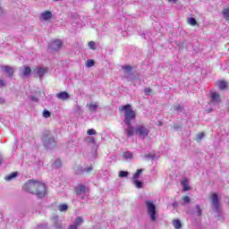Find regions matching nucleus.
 Segmentation results:
<instances>
[{
	"label": "nucleus",
	"mask_w": 229,
	"mask_h": 229,
	"mask_svg": "<svg viewBox=\"0 0 229 229\" xmlns=\"http://www.w3.org/2000/svg\"><path fill=\"white\" fill-rule=\"evenodd\" d=\"M85 172V169H83V166H78L77 169L75 170V174L81 176L83 173Z\"/></svg>",
	"instance_id": "21"
},
{
	"label": "nucleus",
	"mask_w": 229,
	"mask_h": 229,
	"mask_svg": "<svg viewBox=\"0 0 229 229\" xmlns=\"http://www.w3.org/2000/svg\"><path fill=\"white\" fill-rule=\"evenodd\" d=\"M119 112H123L124 120L123 123L127 126L126 134L127 137H133L138 135L140 139H145L149 135V129L143 124L137 125L135 129L131 125V121L137 117L135 111L131 108V105L128 104L119 107Z\"/></svg>",
	"instance_id": "1"
},
{
	"label": "nucleus",
	"mask_w": 229,
	"mask_h": 229,
	"mask_svg": "<svg viewBox=\"0 0 229 229\" xmlns=\"http://www.w3.org/2000/svg\"><path fill=\"white\" fill-rule=\"evenodd\" d=\"M89 112H96L98 110V104L97 103H90L88 105Z\"/></svg>",
	"instance_id": "17"
},
{
	"label": "nucleus",
	"mask_w": 229,
	"mask_h": 229,
	"mask_svg": "<svg viewBox=\"0 0 229 229\" xmlns=\"http://www.w3.org/2000/svg\"><path fill=\"white\" fill-rule=\"evenodd\" d=\"M146 205L151 221H157V206L151 200H146Z\"/></svg>",
	"instance_id": "3"
},
{
	"label": "nucleus",
	"mask_w": 229,
	"mask_h": 229,
	"mask_svg": "<svg viewBox=\"0 0 229 229\" xmlns=\"http://www.w3.org/2000/svg\"><path fill=\"white\" fill-rule=\"evenodd\" d=\"M173 225H174V226L175 229H180V228H182V222H181L180 220H178V219H174V220L173 221Z\"/></svg>",
	"instance_id": "20"
},
{
	"label": "nucleus",
	"mask_w": 229,
	"mask_h": 229,
	"mask_svg": "<svg viewBox=\"0 0 229 229\" xmlns=\"http://www.w3.org/2000/svg\"><path fill=\"white\" fill-rule=\"evenodd\" d=\"M216 87H217L220 90H225L228 88V82L225 81H217L216 82Z\"/></svg>",
	"instance_id": "8"
},
{
	"label": "nucleus",
	"mask_w": 229,
	"mask_h": 229,
	"mask_svg": "<svg viewBox=\"0 0 229 229\" xmlns=\"http://www.w3.org/2000/svg\"><path fill=\"white\" fill-rule=\"evenodd\" d=\"M3 164V157L0 156V165Z\"/></svg>",
	"instance_id": "47"
},
{
	"label": "nucleus",
	"mask_w": 229,
	"mask_h": 229,
	"mask_svg": "<svg viewBox=\"0 0 229 229\" xmlns=\"http://www.w3.org/2000/svg\"><path fill=\"white\" fill-rule=\"evenodd\" d=\"M4 81H3V80H0V88L1 87H4Z\"/></svg>",
	"instance_id": "42"
},
{
	"label": "nucleus",
	"mask_w": 229,
	"mask_h": 229,
	"mask_svg": "<svg viewBox=\"0 0 229 229\" xmlns=\"http://www.w3.org/2000/svg\"><path fill=\"white\" fill-rule=\"evenodd\" d=\"M196 208H197V212H198V216H201L202 212H201V208H199V205H197L196 206Z\"/></svg>",
	"instance_id": "37"
},
{
	"label": "nucleus",
	"mask_w": 229,
	"mask_h": 229,
	"mask_svg": "<svg viewBox=\"0 0 229 229\" xmlns=\"http://www.w3.org/2000/svg\"><path fill=\"white\" fill-rule=\"evenodd\" d=\"M118 176L120 178H126V176H128V172H126V171H120Z\"/></svg>",
	"instance_id": "29"
},
{
	"label": "nucleus",
	"mask_w": 229,
	"mask_h": 229,
	"mask_svg": "<svg viewBox=\"0 0 229 229\" xmlns=\"http://www.w3.org/2000/svg\"><path fill=\"white\" fill-rule=\"evenodd\" d=\"M17 176H19V172H13V173H11L10 174L6 175L4 180H6V182H10V181L13 180V178H17Z\"/></svg>",
	"instance_id": "13"
},
{
	"label": "nucleus",
	"mask_w": 229,
	"mask_h": 229,
	"mask_svg": "<svg viewBox=\"0 0 229 229\" xmlns=\"http://www.w3.org/2000/svg\"><path fill=\"white\" fill-rule=\"evenodd\" d=\"M34 71H36L39 80H42V76H44V74H46V72H47V68H36L34 69Z\"/></svg>",
	"instance_id": "9"
},
{
	"label": "nucleus",
	"mask_w": 229,
	"mask_h": 229,
	"mask_svg": "<svg viewBox=\"0 0 229 229\" xmlns=\"http://www.w3.org/2000/svg\"><path fill=\"white\" fill-rule=\"evenodd\" d=\"M82 224H83V218L81 216H78L75 218L74 225H72L78 228V226H80V225H82Z\"/></svg>",
	"instance_id": "16"
},
{
	"label": "nucleus",
	"mask_w": 229,
	"mask_h": 229,
	"mask_svg": "<svg viewBox=\"0 0 229 229\" xmlns=\"http://www.w3.org/2000/svg\"><path fill=\"white\" fill-rule=\"evenodd\" d=\"M30 99H31V101H34L35 103H38V98H37V97H35V96H31Z\"/></svg>",
	"instance_id": "39"
},
{
	"label": "nucleus",
	"mask_w": 229,
	"mask_h": 229,
	"mask_svg": "<svg viewBox=\"0 0 229 229\" xmlns=\"http://www.w3.org/2000/svg\"><path fill=\"white\" fill-rule=\"evenodd\" d=\"M208 114H210L212 112V108L207 109Z\"/></svg>",
	"instance_id": "46"
},
{
	"label": "nucleus",
	"mask_w": 229,
	"mask_h": 229,
	"mask_svg": "<svg viewBox=\"0 0 229 229\" xmlns=\"http://www.w3.org/2000/svg\"><path fill=\"white\" fill-rule=\"evenodd\" d=\"M140 173H142V169H138L136 173L132 175V179L139 180V176H140Z\"/></svg>",
	"instance_id": "23"
},
{
	"label": "nucleus",
	"mask_w": 229,
	"mask_h": 229,
	"mask_svg": "<svg viewBox=\"0 0 229 229\" xmlns=\"http://www.w3.org/2000/svg\"><path fill=\"white\" fill-rule=\"evenodd\" d=\"M87 133H88V135H97L98 131H96V130H94V129H89L87 131Z\"/></svg>",
	"instance_id": "31"
},
{
	"label": "nucleus",
	"mask_w": 229,
	"mask_h": 229,
	"mask_svg": "<svg viewBox=\"0 0 229 229\" xmlns=\"http://www.w3.org/2000/svg\"><path fill=\"white\" fill-rule=\"evenodd\" d=\"M190 24H191V26H196V24H198V21H196L195 18H191Z\"/></svg>",
	"instance_id": "32"
},
{
	"label": "nucleus",
	"mask_w": 229,
	"mask_h": 229,
	"mask_svg": "<svg viewBox=\"0 0 229 229\" xmlns=\"http://www.w3.org/2000/svg\"><path fill=\"white\" fill-rule=\"evenodd\" d=\"M132 183L137 187V189H142V182L139 180H134Z\"/></svg>",
	"instance_id": "24"
},
{
	"label": "nucleus",
	"mask_w": 229,
	"mask_h": 229,
	"mask_svg": "<svg viewBox=\"0 0 229 229\" xmlns=\"http://www.w3.org/2000/svg\"><path fill=\"white\" fill-rule=\"evenodd\" d=\"M182 185L183 187V191H191V187H189V180L183 179L182 181Z\"/></svg>",
	"instance_id": "15"
},
{
	"label": "nucleus",
	"mask_w": 229,
	"mask_h": 229,
	"mask_svg": "<svg viewBox=\"0 0 229 229\" xmlns=\"http://www.w3.org/2000/svg\"><path fill=\"white\" fill-rule=\"evenodd\" d=\"M0 144H3V140H1V138H0Z\"/></svg>",
	"instance_id": "48"
},
{
	"label": "nucleus",
	"mask_w": 229,
	"mask_h": 229,
	"mask_svg": "<svg viewBox=\"0 0 229 229\" xmlns=\"http://www.w3.org/2000/svg\"><path fill=\"white\" fill-rule=\"evenodd\" d=\"M59 208V212H66V210H68L69 206H67V204H61L58 207Z\"/></svg>",
	"instance_id": "22"
},
{
	"label": "nucleus",
	"mask_w": 229,
	"mask_h": 229,
	"mask_svg": "<svg viewBox=\"0 0 229 229\" xmlns=\"http://www.w3.org/2000/svg\"><path fill=\"white\" fill-rule=\"evenodd\" d=\"M41 18L44 21H49V19L53 18V13L50 11H45L43 13H41Z\"/></svg>",
	"instance_id": "12"
},
{
	"label": "nucleus",
	"mask_w": 229,
	"mask_h": 229,
	"mask_svg": "<svg viewBox=\"0 0 229 229\" xmlns=\"http://www.w3.org/2000/svg\"><path fill=\"white\" fill-rule=\"evenodd\" d=\"M123 69L125 72H131V71H133V67L129 64L123 66Z\"/></svg>",
	"instance_id": "25"
},
{
	"label": "nucleus",
	"mask_w": 229,
	"mask_h": 229,
	"mask_svg": "<svg viewBox=\"0 0 229 229\" xmlns=\"http://www.w3.org/2000/svg\"><path fill=\"white\" fill-rule=\"evenodd\" d=\"M92 169H93L92 165H89V166L84 168V172L85 173H90L92 171Z\"/></svg>",
	"instance_id": "36"
},
{
	"label": "nucleus",
	"mask_w": 229,
	"mask_h": 229,
	"mask_svg": "<svg viewBox=\"0 0 229 229\" xmlns=\"http://www.w3.org/2000/svg\"><path fill=\"white\" fill-rule=\"evenodd\" d=\"M6 103V100L3 98H0V105H4Z\"/></svg>",
	"instance_id": "40"
},
{
	"label": "nucleus",
	"mask_w": 229,
	"mask_h": 229,
	"mask_svg": "<svg viewBox=\"0 0 229 229\" xmlns=\"http://www.w3.org/2000/svg\"><path fill=\"white\" fill-rule=\"evenodd\" d=\"M123 157L124 158H133V154H131V152H130V151H126L123 153Z\"/></svg>",
	"instance_id": "27"
},
{
	"label": "nucleus",
	"mask_w": 229,
	"mask_h": 229,
	"mask_svg": "<svg viewBox=\"0 0 229 229\" xmlns=\"http://www.w3.org/2000/svg\"><path fill=\"white\" fill-rule=\"evenodd\" d=\"M68 229H78V227H76V225H72L68 227Z\"/></svg>",
	"instance_id": "43"
},
{
	"label": "nucleus",
	"mask_w": 229,
	"mask_h": 229,
	"mask_svg": "<svg viewBox=\"0 0 229 229\" xmlns=\"http://www.w3.org/2000/svg\"><path fill=\"white\" fill-rule=\"evenodd\" d=\"M86 65H87V67H94V65H96V61L89 59V60H88Z\"/></svg>",
	"instance_id": "26"
},
{
	"label": "nucleus",
	"mask_w": 229,
	"mask_h": 229,
	"mask_svg": "<svg viewBox=\"0 0 229 229\" xmlns=\"http://www.w3.org/2000/svg\"><path fill=\"white\" fill-rule=\"evenodd\" d=\"M75 193L80 196L87 191V187L83 184H79L77 187L74 188Z\"/></svg>",
	"instance_id": "7"
},
{
	"label": "nucleus",
	"mask_w": 229,
	"mask_h": 229,
	"mask_svg": "<svg viewBox=\"0 0 229 229\" xmlns=\"http://www.w3.org/2000/svg\"><path fill=\"white\" fill-rule=\"evenodd\" d=\"M62 46H64L62 39H54L47 45V47L52 51H60V49H62Z\"/></svg>",
	"instance_id": "5"
},
{
	"label": "nucleus",
	"mask_w": 229,
	"mask_h": 229,
	"mask_svg": "<svg viewBox=\"0 0 229 229\" xmlns=\"http://www.w3.org/2000/svg\"><path fill=\"white\" fill-rule=\"evenodd\" d=\"M22 189L25 191V192L34 194L39 199L46 198V196H47V186H46V183L38 180L30 179L27 181L23 184Z\"/></svg>",
	"instance_id": "2"
},
{
	"label": "nucleus",
	"mask_w": 229,
	"mask_h": 229,
	"mask_svg": "<svg viewBox=\"0 0 229 229\" xmlns=\"http://www.w3.org/2000/svg\"><path fill=\"white\" fill-rule=\"evenodd\" d=\"M151 88H146L145 89H144V92H145V95L146 96H149V94H151Z\"/></svg>",
	"instance_id": "34"
},
{
	"label": "nucleus",
	"mask_w": 229,
	"mask_h": 229,
	"mask_svg": "<svg viewBox=\"0 0 229 229\" xmlns=\"http://www.w3.org/2000/svg\"><path fill=\"white\" fill-rule=\"evenodd\" d=\"M29 74H31V68L30 66H25L22 72V76H28Z\"/></svg>",
	"instance_id": "19"
},
{
	"label": "nucleus",
	"mask_w": 229,
	"mask_h": 229,
	"mask_svg": "<svg viewBox=\"0 0 229 229\" xmlns=\"http://www.w3.org/2000/svg\"><path fill=\"white\" fill-rule=\"evenodd\" d=\"M88 46H89V47H90V49H93V51H95V49H96V42H94V41H89V42L88 43Z\"/></svg>",
	"instance_id": "30"
},
{
	"label": "nucleus",
	"mask_w": 229,
	"mask_h": 229,
	"mask_svg": "<svg viewBox=\"0 0 229 229\" xmlns=\"http://www.w3.org/2000/svg\"><path fill=\"white\" fill-rule=\"evenodd\" d=\"M4 11H3V7L0 6V15H3Z\"/></svg>",
	"instance_id": "45"
},
{
	"label": "nucleus",
	"mask_w": 229,
	"mask_h": 229,
	"mask_svg": "<svg viewBox=\"0 0 229 229\" xmlns=\"http://www.w3.org/2000/svg\"><path fill=\"white\" fill-rule=\"evenodd\" d=\"M174 110H175V112H179V110H183V107L180 105H177L174 107Z\"/></svg>",
	"instance_id": "35"
},
{
	"label": "nucleus",
	"mask_w": 229,
	"mask_h": 229,
	"mask_svg": "<svg viewBox=\"0 0 229 229\" xmlns=\"http://www.w3.org/2000/svg\"><path fill=\"white\" fill-rule=\"evenodd\" d=\"M55 228L62 229V223H58L55 225Z\"/></svg>",
	"instance_id": "41"
},
{
	"label": "nucleus",
	"mask_w": 229,
	"mask_h": 229,
	"mask_svg": "<svg viewBox=\"0 0 229 229\" xmlns=\"http://www.w3.org/2000/svg\"><path fill=\"white\" fill-rule=\"evenodd\" d=\"M57 99H60L61 101H67V99H71V95L67 93L66 91H61L59 93H56Z\"/></svg>",
	"instance_id": "6"
},
{
	"label": "nucleus",
	"mask_w": 229,
	"mask_h": 229,
	"mask_svg": "<svg viewBox=\"0 0 229 229\" xmlns=\"http://www.w3.org/2000/svg\"><path fill=\"white\" fill-rule=\"evenodd\" d=\"M222 14L224 15L225 21H229V7L223 9Z\"/></svg>",
	"instance_id": "18"
},
{
	"label": "nucleus",
	"mask_w": 229,
	"mask_h": 229,
	"mask_svg": "<svg viewBox=\"0 0 229 229\" xmlns=\"http://www.w3.org/2000/svg\"><path fill=\"white\" fill-rule=\"evenodd\" d=\"M211 103H221V96L219 93L213 92L211 94Z\"/></svg>",
	"instance_id": "10"
},
{
	"label": "nucleus",
	"mask_w": 229,
	"mask_h": 229,
	"mask_svg": "<svg viewBox=\"0 0 229 229\" xmlns=\"http://www.w3.org/2000/svg\"><path fill=\"white\" fill-rule=\"evenodd\" d=\"M3 69L5 71L7 76L9 78L13 77V73L15 72V71L13 70V67H12V66H4Z\"/></svg>",
	"instance_id": "11"
},
{
	"label": "nucleus",
	"mask_w": 229,
	"mask_h": 229,
	"mask_svg": "<svg viewBox=\"0 0 229 229\" xmlns=\"http://www.w3.org/2000/svg\"><path fill=\"white\" fill-rule=\"evenodd\" d=\"M167 1H168V3H175V4L178 3V0H167Z\"/></svg>",
	"instance_id": "44"
},
{
	"label": "nucleus",
	"mask_w": 229,
	"mask_h": 229,
	"mask_svg": "<svg viewBox=\"0 0 229 229\" xmlns=\"http://www.w3.org/2000/svg\"><path fill=\"white\" fill-rule=\"evenodd\" d=\"M209 199L213 208L216 212H221V202L219 201V195H217L216 192H213L210 194Z\"/></svg>",
	"instance_id": "4"
},
{
	"label": "nucleus",
	"mask_w": 229,
	"mask_h": 229,
	"mask_svg": "<svg viewBox=\"0 0 229 229\" xmlns=\"http://www.w3.org/2000/svg\"><path fill=\"white\" fill-rule=\"evenodd\" d=\"M182 201H184V203H191V198H189L188 196H183Z\"/></svg>",
	"instance_id": "33"
},
{
	"label": "nucleus",
	"mask_w": 229,
	"mask_h": 229,
	"mask_svg": "<svg viewBox=\"0 0 229 229\" xmlns=\"http://www.w3.org/2000/svg\"><path fill=\"white\" fill-rule=\"evenodd\" d=\"M203 139H205V132H203V131L199 132L195 137L196 142H201V140H203Z\"/></svg>",
	"instance_id": "14"
},
{
	"label": "nucleus",
	"mask_w": 229,
	"mask_h": 229,
	"mask_svg": "<svg viewBox=\"0 0 229 229\" xmlns=\"http://www.w3.org/2000/svg\"><path fill=\"white\" fill-rule=\"evenodd\" d=\"M55 165H56L57 167H60V166L62 165V161H61L60 159H56V160H55Z\"/></svg>",
	"instance_id": "38"
},
{
	"label": "nucleus",
	"mask_w": 229,
	"mask_h": 229,
	"mask_svg": "<svg viewBox=\"0 0 229 229\" xmlns=\"http://www.w3.org/2000/svg\"><path fill=\"white\" fill-rule=\"evenodd\" d=\"M43 117H45L46 119H48V117H51V112H49L48 110H44Z\"/></svg>",
	"instance_id": "28"
}]
</instances>
